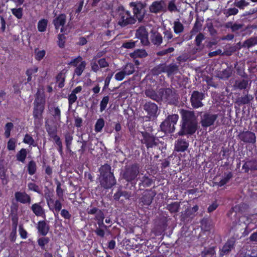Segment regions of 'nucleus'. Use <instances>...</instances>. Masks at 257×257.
Wrapping results in <instances>:
<instances>
[{
  "mask_svg": "<svg viewBox=\"0 0 257 257\" xmlns=\"http://www.w3.org/2000/svg\"><path fill=\"white\" fill-rule=\"evenodd\" d=\"M27 171L28 174L30 175L35 174L37 171V165L34 160L29 162L27 166Z\"/></svg>",
  "mask_w": 257,
  "mask_h": 257,
  "instance_id": "nucleus-44",
  "label": "nucleus"
},
{
  "mask_svg": "<svg viewBox=\"0 0 257 257\" xmlns=\"http://www.w3.org/2000/svg\"><path fill=\"white\" fill-rule=\"evenodd\" d=\"M109 100V97L108 95L105 96L102 98L100 103V111L101 112H102L106 109Z\"/></svg>",
  "mask_w": 257,
  "mask_h": 257,
  "instance_id": "nucleus-57",
  "label": "nucleus"
},
{
  "mask_svg": "<svg viewBox=\"0 0 257 257\" xmlns=\"http://www.w3.org/2000/svg\"><path fill=\"white\" fill-rule=\"evenodd\" d=\"M144 110L147 112L149 118H155L157 117L158 111V105L151 101H147L143 105Z\"/></svg>",
  "mask_w": 257,
  "mask_h": 257,
  "instance_id": "nucleus-13",
  "label": "nucleus"
},
{
  "mask_svg": "<svg viewBox=\"0 0 257 257\" xmlns=\"http://www.w3.org/2000/svg\"><path fill=\"white\" fill-rule=\"evenodd\" d=\"M205 39V36L202 33H199L195 39V44L197 47H200L202 42Z\"/></svg>",
  "mask_w": 257,
  "mask_h": 257,
  "instance_id": "nucleus-63",
  "label": "nucleus"
},
{
  "mask_svg": "<svg viewBox=\"0 0 257 257\" xmlns=\"http://www.w3.org/2000/svg\"><path fill=\"white\" fill-rule=\"evenodd\" d=\"M45 198L50 210L54 212L55 217H58L59 212L62 208V203L61 202V199H59L55 200L50 198L49 195H46Z\"/></svg>",
  "mask_w": 257,
  "mask_h": 257,
  "instance_id": "nucleus-9",
  "label": "nucleus"
},
{
  "mask_svg": "<svg viewBox=\"0 0 257 257\" xmlns=\"http://www.w3.org/2000/svg\"><path fill=\"white\" fill-rule=\"evenodd\" d=\"M48 20L45 19L40 20L38 23V30L40 32H44L46 31L48 25Z\"/></svg>",
  "mask_w": 257,
  "mask_h": 257,
  "instance_id": "nucleus-50",
  "label": "nucleus"
},
{
  "mask_svg": "<svg viewBox=\"0 0 257 257\" xmlns=\"http://www.w3.org/2000/svg\"><path fill=\"white\" fill-rule=\"evenodd\" d=\"M233 175L231 172H225L224 177L220 180L219 182L216 183V185L218 187H222L227 183L230 179L232 177Z\"/></svg>",
  "mask_w": 257,
  "mask_h": 257,
  "instance_id": "nucleus-36",
  "label": "nucleus"
},
{
  "mask_svg": "<svg viewBox=\"0 0 257 257\" xmlns=\"http://www.w3.org/2000/svg\"><path fill=\"white\" fill-rule=\"evenodd\" d=\"M145 94L147 97L158 102V99L160 98L158 97V91L156 92L152 88L149 87L147 88L145 91Z\"/></svg>",
  "mask_w": 257,
  "mask_h": 257,
  "instance_id": "nucleus-30",
  "label": "nucleus"
},
{
  "mask_svg": "<svg viewBox=\"0 0 257 257\" xmlns=\"http://www.w3.org/2000/svg\"><path fill=\"white\" fill-rule=\"evenodd\" d=\"M166 0L156 1L152 3L149 7L150 12L152 13L158 14L164 11V8L166 6Z\"/></svg>",
  "mask_w": 257,
  "mask_h": 257,
  "instance_id": "nucleus-18",
  "label": "nucleus"
},
{
  "mask_svg": "<svg viewBox=\"0 0 257 257\" xmlns=\"http://www.w3.org/2000/svg\"><path fill=\"white\" fill-rule=\"evenodd\" d=\"M27 151L25 148L21 149L16 154L17 160L19 162L24 163L27 156Z\"/></svg>",
  "mask_w": 257,
  "mask_h": 257,
  "instance_id": "nucleus-35",
  "label": "nucleus"
},
{
  "mask_svg": "<svg viewBox=\"0 0 257 257\" xmlns=\"http://www.w3.org/2000/svg\"><path fill=\"white\" fill-rule=\"evenodd\" d=\"M41 202L33 204L31 206V210L37 216H42L45 215V211L41 205Z\"/></svg>",
  "mask_w": 257,
  "mask_h": 257,
  "instance_id": "nucleus-27",
  "label": "nucleus"
},
{
  "mask_svg": "<svg viewBox=\"0 0 257 257\" xmlns=\"http://www.w3.org/2000/svg\"><path fill=\"white\" fill-rule=\"evenodd\" d=\"M179 119V115L177 114L169 115L161 122L160 127L161 131L165 133L172 134L175 132V125Z\"/></svg>",
  "mask_w": 257,
  "mask_h": 257,
  "instance_id": "nucleus-6",
  "label": "nucleus"
},
{
  "mask_svg": "<svg viewBox=\"0 0 257 257\" xmlns=\"http://www.w3.org/2000/svg\"><path fill=\"white\" fill-rule=\"evenodd\" d=\"M111 166L107 164H105L104 165L101 166L99 168V172L100 174V177L109 176L111 175H114L113 173L111 172Z\"/></svg>",
  "mask_w": 257,
  "mask_h": 257,
  "instance_id": "nucleus-28",
  "label": "nucleus"
},
{
  "mask_svg": "<svg viewBox=\"0 0 257 257\" xmlns=\"http://www.w3.org/2000/svg\"><path fill=\"white\" fill-rule=\"evenodd\" d=\"M153 184H155V180L145 175L140 179L138 190L144 191L145 188L151 187Z\"/></svg>",
  "mask_w": 257,
  "mask_h": 257,
  "instance_id": "nucleus-21",
  "label": "nucleus"
},
{
  "mask_svg": "<svg viewBox=\"0 0 257 257\" xmlns=\"http://www.w3.org/2000/svg\"><path fill=\"white\" fill-rule=\"evenodd\" d=\"M50 114L56 120H60L61 119V110L58 106L51 107L49 108Z\"/></svg>",
  "mask_w": 257,
  "mask_h": 257,
  "instance_id": "nucleus-37",
  "label": "nucleus"
},
{
  "mask_svg": "<svg viewBox=\"0 0 257 257\" xmlns=\"http://www.w3.org/2000/svg\"><path fill=\"white\" fill-rule=\"evenodd\" d=\"M151 40L154 45L159 46L163 42V37L161 33L158 32H154L151 36Z\"/></svg>",
  "mask_w": 257,
  "mask_h": 257,
  "instance_id": "nucleus-29",
  "label": "nucleus"
},
{
  "mask_svg": "<svg viewBox=\"0 0 257 257\" xmlns=\"http://www.w3.org/2000/svg\"><path fill=\"white\" fill-rule=\"evenodd\" d=\"M104 126V120L103 118H99L97 120L95 124V131L97 133L100 132Z\"/></svg>",
  "mask_w": 257,
  "mask_h": 257,
  "instance_id": "nucleus-55",
  "label": "nucleus"
},
{
  "mask_svg": "<svg viewBox=\"0 0 257 257\" xmlns=\"http://www.w3.org/2000/svg\"><path fill=\"white\" fill-rule=\"evenodd\" d=\"M15 198L17 202L22 204H28L31 203V197L25 192L17 191L15 193Z\"/></svg>",
  "mask_w": 257,
  "mask_h": 257,
  "instance_id": "nucleus-22",
  "label": "nucleus"
},
{
  "mask_svg": "<svg viewBox=\"0 0 257 257\" xmlns=\"http://www.w3.org/2000/svg\"><path fill=\"white\" fill-rule=\"evenodd\" d=\"M198 210V206L197 205H194L193 207L187 209L186 210V213L182 215V218H187L190 216L192 215H193L195 213H196Z\"/></svg>",
  "mask_w": 257,
  "mask_h": 257,
  "instance_id": "nucleus-52",
  "label": "nucleus"
},
{
  "mask_svg": "<svg viewBox=\"0 0 257 257\" xmlns=\"http://www.w3.org/2000/svg\"><path fill=\"white\" fill-rule=\"evenodd\" d=\"M12 13L17 19H21L23 17V8H14L11 10Z\"/></svg>",
  "mask_w": 257,
  "mask_h": 257,
  "instance_id": "nucleus-60",
  "label": "nucleus"
},
{
  "mask_svg": "<svg viewBox=\"0 0 257 257\" xmlns=\"http://www.w3.org/2000/svg\"><path fill=\"white\" fill-rule=\"evenodd\" d=\"M37 228L38 232L42 236H45L48 234L50 230V226L46 221L41 220L38 222Z\"/></svg>",
  "mask_w": 257,
  "mask_h": 257,
  "instance_id": "nucleus-23",
  "label": "nucleus"
},
{
  "mask_svg": "<svg viewBox=\"0 0 257 257\" xmlns=\"http://www.w3.org/2000/svg\"><path fill=\"white\" fill-rule=\"evenodd\" d=\"M238 138L240 140L246 143L254 144L255 142L256 137L255 134L249 132H242L239 134Z\"/></svg>",
  "mask_w": 257,
  "mask_h": 257,
  "instance_id": "nucleus-17",
  "label": "nucleus"
},
{
  "mask_svg": "<svg viewBox=\"0 0 257 257\" xmlns=\"http://www.w3.org/2000/svg\"><path fill=\"white\" fill-rule=\"evenodd\" d=\"M46 130L49 136L54 140L55 144L58 146V152L62 156L63 154V145L60 138L57 135V128L55 127L49 125L46 127Z\"/></svg>",
  "mask_w": 257,
  "mask_h": 257,
  "instance_id": "nucleus-8",
  "label": "nucleus"
},
{
  "mask_svg": "<svg viewBox=\"0 0 257 257\" xmlns=\"http://www.w3.org/2000/svg\"><path fill=\"white\" fill-rule=\"evenodd\" d=\"M179 71V66L175 63H171L169 65L166 64L165 73L168 76L176 74Z\"/></svg>",
  "mask_w": 257,
  "mask_h": 257,
  "instance_id": "nucleus-26",
  "label": "nucleus"
},
{
  "mask_svg": "<svg viewBox=\"0 0 257 257\" xmlns=\"http://www.w3.org/2000/svg\"><path fill=\"white\" fill-rule=\"evenodd\" d=\"M165 63L159 64L152 69L153 73L156 75H158L162 73H165Z\"/></svg>",
  "mask_w": 257,
  "mask_h": 257,
  "instance_id": "nucleus-49",
  "label": "nucleus"
},
{
  "mask_svg": "<svg viewBox=\"0 0 257 257\" xmlns=\"http://www.w3.org/2000/svg\"><path fill=\"white\" fill-rule=\"evenodd\" d=\"M64 137L66 148L69 150L72 145L73 136L69 133H67L65 134Z\"/></svg>",
  "mask_w": 257,
  "mask_h": 257,
  "instance_id": "nucleus-56",
  "label": "nucleus"
},
{
  "mask_svg": "<svg viewBox=\"0 0 257 257\" xmlns=\"http://www.w3.org/2000/svg\"><path fill=\"white\" fill-rule=\"evenodd\" d=\"M58 40L57 41V44L58 46L60 48H64L65 47L66 42V37L64 34H59L58 36Z\"/></svg>",
  "mask_w": 257,
  "mask_h": 257,
  "instance_id": "nucleus-62",
  "label": "nucleus"
},
{
  "mask_svg": "<svg viewBox=\"0 0 257 257\" xmlns=\"http://www.w3.org/2000/svg\"><path fill=\"white\" fill-rule=\"evenodd\" d=\"M173 28L174 33L176 34L183 32L184 29L183 25L179 21L174 22Z\"/></svg>",
  "mask_w": 257,
  "mask_h": 257,
  "instance_id": "nucleus-48",
  "label": "nucleus"
},
{
  "mask_svg": "<svg viewBox=\"0 0 257 257\" xmlns=\"http://www.w3.org/2000/svg\"><path fill=\"white\" fill-rule=\"evenodd\" d=\"M244 257H257V246L248 247Z\"/></svg>",
  "mask_w": 257,
  "mask_h": 257,
  "instance_id": "nucleus-46",
  "label": "nucleus"
},
{
  "mask_svg": "<svg viewBox=\"0 0 257 257\" xmlns=\"http://www.w3.org/2000/svg\"><path fill=\"white\" fill-rule=\"evenodd\" d=\"M148 56V53L145 49H137L130 54L132 58H145Z\"/></svg>",
  "mask_w": 257,
  "mask_h": 257,
  "instance_id": "nucleus-33",
  "label": "nucleus"
},
{
  "mask_svg": "<svg viewBox=\"0 0 257 257\" xmlns=\"http://www.w3.org/2000/svg\"><path fill=\"white\" fill-rule=\"evenodd\" d=\"M235 243V239L234 237L229 238L223 245L222 248L220 249V255L222 256L228 254L234 247Z\"/></svg>",
  "mask_w": 257,
  "mask_h": 257,
  "instance_id": "nucleus-19",
  "label": "nucleus"
},
{
  "mask_svg": "<svg viewBox=\"0 0 257 257\" xmlns=\"http://www.w3.org/2000/svg\"><path fill=\"white\" fill-rule=\"evenodd\" d=\"M16 147V140L14 138L10 139L8 142L7 149L9 151H14Z\"/></svg>",
  "mask_w": 257,
  "mask_h": 257,
  "instance_id": "nucleus-64",
  "label": "nucleus"
},
{
  "mask_svg": "<svg viewBox=\"0 0 257 257\" xmlns=\"http://www.w3.org/2000/svg\"><path fill=\"white\" fill-rule=\"evenodd\" d=\"M139 173V165L136 163L126 167L122 174V177L127 182L125 188L133 191L136 190L137 180Z\"/></svg>",
  "mask_w": 257,
  "mask_h": 257,
  "instance_id": "nucleus-2",
  "label": "nucleus"
},
{
  "mask_svg": "<svg viewBox=\"0 0 257 257\" xmlns=\"http://www.w3.org/2000/svg\"><path fill=\"white\" fill-rule=\"evenodd\" d=\"M50 241V238L48 237L45 236L40 238H39L37 240L38 245L40 246L41 248L43 250H47L45 245H47Z\"/></svg>",
  "mask_w": 257,
  "mask_h": 257,
  "instance_id": "nucleus-43",
  "label": "nucleus"
},
{
  "mask_svg": "<svg viewBox=\"0 0 257 257\" xmlns=\"http://www.w3.org/2000/svg\"><path fill=\"white\" fill-rule=\"evenodd\" d=\"M45 98L43 95L36 94L34 101L33 116L34 122L35 125L41 123L43 120V114L45 110Z\"/></svg>",
  "mask_w": 257,
  "mask_h": 257,
  "instance_id": "nucleus-3",
  "label": "nucleus"
},
{
  "mask_svg": "<svg viewBox=\"0 0 257 257\" xmlns=\"http://www.w3.org/2000/svg\"><path fill=\"white\" fill-rule=\"evenodd\" d=\"M85 61L83 60V58L81 56H78L77 57L72 59L68 64L73 67H76L82 62Z\"/></svg>",
  "mask_w": 257,
  "mask_h": 257,
  "instance_id": "nucleus-58",
  "label": "nucleus"
},
{
  "mask_svg": "<svg viewBox=\"0 0 257 257\" xmlns=\"http://www.w3.org/2000/svg\"><path fill=\"white\" fill-rule=\"evenodd\" d=\"M202 24L199 21L198 19L197 18L195 21V23L193 26L192 29L190 31L191 35L188 39V40H190L192 39V36L195 35L196 33L199 32L201 30Z\"/></svg>",
  "mask_w": 257,
  "mask_h": 257,
  "instance_id": "nucleus-39",
  "label": "nucleus"
},
{
  "mask_svg": "<svg viewBox=\"0 0 257 257\" xmlns=\"http://www.w3.org/2000/svg\"><path fill=\"white\" fill-rule=\"evenodd\" d=\"M257 44V37L250 38L243 42L242 47L249 48Z\"/></svg>",
  "mask_w": 257,
  "mask_h": 257,
  "instance_id": "nucleus-41",
  "label": "nucleus"
},
{
  "mask_svg": "<svg viewBox=\"0 0 257 257\" xmlns=\"http://www.w3.org/2000/svg\"><path fill=\"white\" fill-rule=\"evenodd\" d=\"M23 142L26 144L29 145L33 147H36L37 144L36 143L34 139L31 135L26 134L23 139Z\"/></svg>",
  "mask_w": 257,
  "mask_h": 257,
  "instance_id": "nucleus-45",
  "label": "nucleus"
},
{
  "mask_svg": "<svg viewBox=\"0 0 257 257\" xmlns=\"http://www.w3.org/2000/svg\"><path fill=\"white\" fill-rule=\"evenodd\" d=\"M205 98L203 93L197 90L193 91L190 98L191 105L193 108H198L202 107L203 104L202 100Z\"/></svg>",
  "mask_w": 257,
  "mask_h": 257,
  "instance_id": "nucleus-11",
  "label": "nucleus"
},
{
  "mask_svg": "<svg viewBox=\"0 0 257 257\" xmlns=\"http://www.w3.org/2000/svg\"><path fill=\"white\" fill-rule=\"evenodd\" d=\"M242 169L244 170V172L249 173V171H250V173L252 171L257 170V161L255 160H249L245 162L242 166Z\"/></svg>",
  "mask_w": 257,
  "mask_h": 257,
  "instance_id": "nucleus-24",
  "label": "nucleus"
},
{
  "mask_svg": "<svg viewBox=\"0 0 257 257\" xmlns=\"http://www.w3.org/2000/svg\"><path fill=\"white\" fill-rule=\"evenodd\" d=\"M28 188L29 191L37 193L38 194H42L41 188L34 182H29L27 184Z\"/></svg>",
  "mask_w": 257,
  "mask_h": 257,
  "instance_id": "nucleus-42",
  "label": "nucleus"
},
{
  "mask_svg": "<svg viewBox=\"0 0 257 257\" xmlns=\"http://www.w3.org/2000/svg\"><path fill=\"white\" fill-rule=\"evenodd\" d=\"M18 210V206L17 203H13L11 206V213L10 216H11V219L12 223L18 222V216L17 212Z\"/></svg>",
  "mask_w": 257,
  "mask_h": 257,
  "instance_id": "nucleus-31",
  "label": "nucleus"
},
{
  "mask_svg": "<svg viewBox=\"0 0 257 257\" xmlns=\"http://www.w3.org/2000/svg\"><path fill=\"white\" fill-rule=\"evenodd\" d=\"M172 96V90L169 88H161L158 90V102L162 100L169 101Z\"/></svg>",
  "mask_w": 257,
  "mask_h": 257,
  "instance_id": "nucleus-20",
  "label": "nucleus"
},
{
  "mask_svg": "<svg viewBox=\"0 0 257 257\" xmlns=\"http://www.w3.org/2000/svg\"><path fill=\"white\" fill-rule=\"evenodd\" d=\"M118 12L117 16V24L121 28L125 27L130 25L135 24L137 20L133 17L128 11L125 10L122 6H119L117 8Z\"/></svg>",
  "mask_w": 257,
  "mask_h": 257,
  "instance_id": "nucleus-4",
  "label": "nucleus"
},
{
  "mask_svg": "<svg viewBox=\"0 0 257 257\" xmlns=\"http://www.w3.org/2000/svg\"><path fill=\"white\" fill-rule=\"evenodd\" d=\"M38 68L37 66H35L33 68H29L26 72V74L28 76L27 83H30V82L32 80V77L35 76L36 74L37 73Z\"/></svg>",
  "mask_w": 257,
  "mask_h": 257,
  "instance_id": "nucleus-38",
  "label": "nucleus"
},
{
  "mask_svg": "<svg viewBox=\"0 0 257 257\" xmlns=\"http://www.w3.org/2000/svg\"><path fill=\"white\" fill-rule=\"evenodd\" d=\"M218 117L217 114H213L210 112H205L201 116L200 123L203 127H207L212 125Z\"/></svg>",
  "mask_w": 257,
  "mask_h": 257,
  "instance_id": "nucleus-12",
  "label": "nucleus"
},
{
  "mask_svg": "<svg viewBox=\"0 0 257 257\" xmlns=\"http://www.w3.org/2000/svg\"><path fill=\"white\" fill-rule=\"evenodd\" d=\"M130 6L132 8L134 18L139 22H142L146 14V4L140 1L132 2L130 3Z\"/></svg>",
  "mask_w": 257,
  "mask_h": 257,
  "instance_id": "nucleus-7",
  "label": "nucleus"
},
{
  "mask_svg": "<svg viewBox=\"0 0 257 257\" xmlns=\"http://www.w3.org/2000/svg\"><path fill=\"white\" fill-rule=\"evenodd\" d=\"M136 37L141 40L142 44L145 46L150 44L148 39V32L144 26L140 27L136 31Z\"/></svg>",
  "mask_w": 257,
  "mask_h": 257,
  "instance_id": "nucleus-14",
  "label": "nucleus"
},
{
  "mask_svg": "<svg viewBox=\"0 0 257 257\" xmlns=\"http://www.w3.org/2000/svg\"><path fill=\"white\" fill-rule=\"evenodd\" d=\"M14 128V124L12 122H7L5 126L4 135L6 138H9L11 136V131Z\"/></svg>",
  "mask_w": 257,
  "mask_h": 257,
  "instance_id": "nucleus-53",
  "label": "nucleus"
},
{
  "mask_svg": "<svg viewBox=\"0 0 257 257\" xmlns=\"http://www.w3.org/2000/svg\"><path fill=\"white\" fill-rule=\"evenodd\" d=\"M142 136L143 139L141 140V143L145 145L148 151L150 148H153L158 145V139L154 135H152L148 132H144L142 133Z\"/></svg>",
  "mask_w": 257,
  "mask_h": 257,
  "instance_id": "nucleus-10",
  "label": "nucleus"
},
{
  "mask_svg": "<svg viewBox=\"0 0 257 257\" xmlns=\"http://www.w3.org/2000/svg\"><path fill=\"white\" fill-rule=\"evenodd\" d=\"M66 16L64 14H60L53 20V24L56 29H58L60 26L64 27L66 23Z\"/></svg>",
  "mask_w": 257,
  "mask_h": 257,
  "instance_id": "nucleus-25",
  "label": "nucleus"
},
{
  "mask_svg": "<svg viewBox=\"0 0 257 257\" xmlns=\"http://www.w3.org/2000/svg\"><path fill=\"white\" fill-rule=\"evenodd\" d=\"M182 124L178 135L180 136H192L197 130V122L194 113L192 111H182Z\"/></svg>",
  "mask_w": 257,
  "mask_h": 257,
  "instance_id": "nucleus-1",
  "label": "nucleus"
},
{
  "mask_svg": "<svg viewBox=\"0 0 257 257\" xmlns=\"http://www.w3.org/2000/svg\"><path fill=\"white\" fill-rule=\"evenodd\" d=\"M86 66V61L82 62L78 66L75 67L76 68L74 71V74L78 77L80 76L85 69Z\"/></svg>",
  "mask_w": 257,
  "mask_h": 257,
  "instance_id": "nucleus-40",
  "label": "nucleus"
},
{
  "mask_svg": "<svg viewBox=\"0 0 257 257\" xmlns=\"http://www.w3.org/2000/svg\"><path fill=\"white\" fill-rule=\"evenodd\" d=\"M180 208V202H173L169 204L166 206V209L171 213H176L179 212Z\"/></svg>",
  "mask_w": 257,
  "mask_h": 257,
  "instance_id": "nucleus-32",
  "label": "nucleus"
},
{
  "mask_svg": "<svg viewBox=\"0 0 257 257\" xmlns=\"http://www.w3.org/2000/svg\"><path fill=\"white\" fill-rule=\"evenodd\" d=\"M65 73L63 70L60 72L56 77V83H58V86L60 88H62L64 86V82L65 80Z\"/></svg>",
  "mask_w": 257,
  "mask_h": 257,
  "instance_id": "nucleus-34",
  "label": "nucleus"
},
{
  "mask_svg": "<svg viewBox=\"0 0 257 257\" xmlns=\"http://www.w3.org/2000/svg\"><path fill=\"white\" fill-rule=\"evenodd\" d=\"M126 75H130L134 73L135 71V66L133 63H127L122 69Z\"/></svg>",
  "mask_w": 257,
  "mask_h": 257,
  "instance_id": "nucleus-47",
  "label": "nucleus"
},
{
  "mask_svg": "<svg viewBox=\"0 0 257 257\" xmlns=\"http://www.w3.org/2000/svg\"><path fill=\"white\" fill-rule=\"evenodd\" d=\"M164 38L165 41H167V43L170 42V40L173 37V33L170 29L168 30L165 29L163 32Z\"/></svg>",
  "mask_w": 257,
  "mask_h": 257,
  "instance_id": "nucleus-59",
  "label": "nucleus"
},
{
  "mask_svg": "<svg viewBox=\"0 0 257 257\" xmlns=\"http://www.w3.org/2000/svg\"><path fill=\"white\" fill-rule=\"evenodd\" d=\"M137 41L131 40L123 42L122 44V47L126 49H133L136 47Z\"/></svg>",
  "mask_w": 257,
  "mask_h": 257,
  "instance_id": "nucleus-61",
  "label": "nucleus"
},
{
  "mask_svg": "<svg viewBox=\"0 0 257 257\" xmlns=\"http://www.w3.org/2000/svg\"><path fill=\"white\" fill-rule=\"evenodd\" d=\"M56 194L57 196L59 197L60 199H61V200H64V191L63 189L61 188V184L59 181H57L56 182Z\"/></svg>",
  "mask_w": 257,
  "mask_h": 257,
  "instance_id": "nucleus-54",
  "label": "nucleus"
},
{
  "mask_svg": "<svg viewBox=\"0 0 257 257\" xmlns=\"http://www.w3.org/2000/svg\"><path fill=\"white\" fill-rule=\"evenodd\" d=\"M156 186L154 185L152 188L146 189L141 194L138 198L139 206L141 208H148L152 203L154 197L156 195L155 190Z\"/></svg>",
  "mask_w": 257,
  "mask_h": 257,
  "instance_id": "nucleus-5",
  "label": "nucleus"
},
{
  "mask_svg": "<svg viewBox=\"0 0 257 257\" xmlns=\"http://www.w3.org/2000/svg\"><path fill=\"white\" fill-rule=\"evenodd\" d=\"M189 146V141L186 139L179 138L174 143V150L177 152H184Z\"/></svg>",
  "mask_w": 257,
  "mask_h": 257,
  "instance_id": "nucleus-16",
  "label": "nucleus"
},
{
  "mask_svg": "<svg viewBox=\"0 0 257 257\" xmlns=\"http://www.w3.org/2000/svg\"><path fill=\"white\" fill-rule=\"evenodd\" d=\"M99 182L102 187L108 189L114 186L116 184V181L114 175H111L109 176L100 177Z\"/></svg>",
  "mask_w": 257,
  "mask_h": 257,
  "instance_id": "nucleus-15",
  "label": "nucleus"
},
{
  "mask_svg": "<svg viewBox=\"0 0 257 257\" xmlns=\"http://www.w3.org/2000/svg\"><path fill=\"white\" fill-rule=\"evenodd\" d=\"M248 84V81L245 79L241 80H236L234 84V87L240 90L244 89L246 88Z\"/></svg>",
  "mask_w": 257,
  "mask_h": 257,
  "instance_id": "nucleus-51",
  "label": "nucleus"
}]
</instances>
